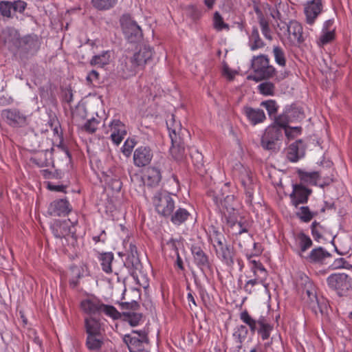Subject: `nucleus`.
<instances>
[{"instance_id": "obj_13", "label": "nucleus", "mask_w": 352, "mask_h": 352, "mask_svg": "<svg viewBox=\"0 0 352 352\" xmlns=\"http://www.w3.org/2000/svg\"><path fill=\"white\" fill-rule=\"evenodd\" d=\"M126 251L128 255L124 265L127 268L129 269L131 275L134 276L136 272L140 271L142 267V265L138 256V249L134 244L130 243L129 248L126 249Z\"/></svg>"}, {"instance_id": "obj_38", "label": "nucleus", "mask_w": 352, "mask_h": 352, "mask_svg": "<svg viewBox=\"0 0 352 352\" xmlns=\"http://www.w3.org/2000/svg\"><path fill=\"white\" fill-rule=\"evenodd\" d=\"M250 248H248V250L243 251L245 253L247 258L252 264V270L256 275V271L264 272V267L260 259H258L257 254H249Z\"/></svg>"}, {"instance_id": "obj_6", "label": "nucleus", "mask_w": 352, "mask_h": 352, "mask_svg": "<svg viewBox=\"0 0 352 352\" xmlns=\"http://www.w3.org/2000/svg\"><path fill=\"white\" fill-rule=\"evenodd\" d=\"M329 287L340 297L347 296L352 291V277L345 273H335L327 278Z\"/></svg>"}, {"instance_id": "obj_22", "label": "nucleus", "mask_w": 352, "mask_h": 352, "mask_svg": "<svg viewBox=\"0 0 352 352\" xmlns=\"http://www.w3.org/2000/svg\"><path fill=\"white\" fill-rule=\"evenodd\" d=\"M133 57L139 67H143L153 57L152 49L147 45H140Z\"/></svg>"}, {"instance_id": "obj_37", "label": "nucleus", "mask_w": 352, "mask_h": 352, "mask_svg": "<svg viewBox=\"0 0 352 352\" xmlns=\"http://www.w3.org/2000/svg\"><path fill=\"white\" fill-rule=\"evenodd\" d=\"M298 285V287H301L302 295H307L311 292H315L316 291V287L314 283L305 275L300 277Z\"/></svg>"}, {"instance_id": "obj_45", "label": "nucleus", "mask_w": 352, "mask_h": 352, "mask_svg": "<svg viewBox=\"0 0 352 352\" xmlns=\"http://www.w3.org/2000/svg\"><path fill=\"white\" fill-rule=\"evenodd\" d=\"M223 217L226 221V224H228L234 220L239 219L238 211L233 207H228L225 205L223 209Z\"/></svg>"}, {"instance_id": "obj_20", "label": "nucleus", "mask_w": 352, "mask_h": 352, "mask_svg": "<svg viewBox=\"0 0 352 352\" xmlns=\"http://www.w3.org/2000/svg\"><path fill=\"white\" fill-rule=\"evenodd\" d=\"M191 252L193 255L195 264L202 272H204L205 269L210 268L208 256L201 247L192 245L191 248Z\"/></svg>"}, {"instance_id": "obj_46", "label": "nucleus", "mask_w": 352, "mask_h": 352, "mask_svg": "<svg viewBox=\"0 0 352 352\" xmlns=\"http://www.w3.org/2000/svg\"><path fill=\"white\" fill-rule=\"evenodd\" d=\"M335 38V30L322 31V34L318 41L319 46H324Z\"/></svg>"}, {"instance_id": "obj_14", "label": "nucleus", "mask_w": 352, "mask_h": 352, "mask_svg": "<svg viewBox=\"0 0 352 352\" xmlns=\"http://www.w3.org/2000/svg\"><path fill=\"white\" fill-rule=\"evenodd\" d=\"M311 190L301 184L293 185V191L290 194L292 204L296 208L299 204H306Z\"/></svg>"}, {"instance_id": "obj_34", "label": "nucleus", "mask_w": 352, "mask_h": 352, "mask_svg": "<svg viewBox=\"0 0 352 352\" xmlns=\"http://www.w3.org/2000/svg\"><path fill=\"white\" fill-rule=\"evenodd\" d=\"M118 0H91V4L98 11H107L113 8Z\"/></svg>"}, {"instance_id": "obj_2", "label": "nucleus", "mask_w": 352, "mask_h": 352, "mask_svg": "<svg viewBox=\"0 0 352 352\" xmlns=\"http://www.w3.org/2000/svg\"><path fill=\"white\" fill-rule=\"evenodd\" d=\"M166 124L172 143L170 153L175 160H182L186 155L185 143L183 136L187 131L182 128L179 122L175 123L173 116L171 120L166 122Z\"/></svg>"}, {"instance_id": "obj_59", "label": "nucleus", "mask_w": 352, "mask_h": 352, "mask_svg": "<svg viewBox=\"0 0 352 352\" xmlns=\"http://www.w3.org/2000/svg\"><path fill=\"white\" fill-rule=\"evenodd\" d=\"M135 145V142L134 140L127 139L122 147V152L125 156L129 157L131 155Z\"/></svg>"}, {"instance_id": "obj_1", "label": "nucleus", "mask_w": 352, "mask_h": 352, "mask_svg": "<svg viewBox=\"0 0 352 352\" xmlns=\"http://www.w3.org/2000/svg\"><path fill=\"white\" fill-rule=\"evenodd\" d=\"M84 329L87 349L89 352H102L107 341L104 323L96 317H86L84 319Z\"/></svg>"}, {"instance_id": "obj_49", "label": "nucleus", "mask_w": 352, "mask_h": 352, "mask_svg": "<svg viewBox=\"0 0 352 352\" xmlns=\"http://www.w3.org/2000/svg\"><path fill=\"white\" fill-rule=\"evenodd\" d=\"M213 25L214 28L217 31H221L223 30H229V25L223 21L222 16L218 12H216L214 14Z\"/></svg>"}, {"instance_id": "obj_44", "label": "nucleus", "mask_w": 352, "mask_h": 352, "mask_svg": "<svg viewBox=\"0 0 352 352\" xmlns=\"http://www.w3.org/2000/svg\"><path fill=\"white\" fill-rule=\"evenodd\" d=\"M104 313L106 316L113 318V320H118L122 318V313H120L113 306L104 305L102 303L100 314Z\"/></svg>"}, {"instance_id": "obj_55", "label": "nucleus", "mask_w": 352, "mask_h": 352, "mask_svg": "<svg viewBox=\"0 0 352 352\" xmlns=\"http://www.w3.org/2000/svg\"><path fill=\"white\" fill-rule=\"evenodd\" d=\"M300 239V250L302 252L306 251L312 245V241L309 236L304 233H300L298 236Z\"/></svg>"}, {"instance_id": "obj_5", "label": "nucleus", "mask_w": 352, "mask_h": 352, "mask_svg": "<svg viewBox=\"0 0 352 352\" xmlns=\"http://www.w3.org/2000/svg\"><path fill=\"white\" fill-rule=\"evenodd\" d=\"M272 118L274 120V124L265 129V150L276 152L280 149L282 129L287 126L282 116H274Z\"/></svg>"}, {"instance_id": "obj_23", "label": "nucleus", "mask_w": 352, "mask_h": 352, "mask_svg": "<svg viewBox=\"0 0 352 352\" xmlns=\"http://www.w3.org/2000/svg\"><path fill=\"white\" fill-rule=\"evenodd\" d=\"M270 330H272V327L265 323V352H282L283 346L279 337L272 338L270 342L268 341Z\"/></svg>"}, {"instance_id": "obj_36", "label": "nucleus", "mask_w": 352, "mask_h": 352, "mask_svg": "<svg viewBox=\"0 0 352 352\" xmlns=\"http://www.w3.org/2000/svg\"><path fill=\"white\" fill-rule=\"evenodd\" d=\"M47 151L38 153L35 157L30 159L31 162L38 167H47L52 164L50 158H48Z\"/></svg>"}, {"instance_id": "obj_32", "label": "nucleus", "mask_w": 352, "mask_h": 352, "mask_svg": "<svg viewBox=\"0 0 352 352\" xmlns=\"http://www.w3.org/2000/svg\"><path fill=\"white\" fill-rule=\"evenodd\" d=\"M51 229L53 234L56 238H63L69 235L70 233V228L68 223L66 221H56L52 226Z\"/></svg>"}, {"instance_id": "obj_17", "label": "nucleus", "mask_w": 352, "mask_h": 352, "mask_svg": "<svg viewBox=\"0 0 352 352\" xmlns=\"http://www.w3.org/2000/svg\"><path fill=\"white\" fill-rule=\"evenodd\" d=\"M280 15V14L276 7L274 8L265 3V19L269 20L270 29L274 30L277 33H278V29L281 30L287 25L282 21H278Z\"/></svg>"}, {"instance_id": "obj_28", "label": "nucleus", "mask_w": 352, "mask_h": 352, "mask_svg": "<svg viewBox=\"0 0 352 352\" xmlns=\"http://www.w3.org/2000/svg\"><path fill=\"white\" fill-rule=\"evenodd\" d=\"M102 303L97 299H85L80 302V307L87 314H100Z\"/></svg>"}, {"instance_id": "obj_30", "label": "nucleus", "mask_w": 352, "mask_h": 352, "mask_svg": "<svg viewBox=\"0 0 352 352\" xmlns=\"http://www.w3.org/2000/svg\"><path fill=\"white\" fill-rule=\"evenodd\" d=\"M270 60L265 56V80L269 79H274V82H279L287 77V74L285 72L278 73L274 67L269 65Z\"/></svg>"}, {"instance_id": "obj_21", "label": "nucleus", "mask_w": 352, "mask_h": 352, "mask_svg": "<svg viewBox=\"0 0 352 352\" xmlns=\"http://www.w3.org/2000/svg\"><path fill=\"white\" fill-rule=\"evenodd\" d=\"M305 146L302 140L291 144L287 151V158L290 162H296L305 155Z\"/></svg>"}, {"instance_id": "obj_41", "label": "nucleus", "mask_w": 352, "mask_h": 352, "mask_svg": "<svg viewBox=\"0 0 352 352\" xmlns=\"http://www.w3.org/2000/svg\"><path fill=\"white\" fill-rule=\"evenodd\" d=\"M249 45L252 50L261 48L263 45V43L259 36L258 29L253 27L252 33L249 37Z\"/></svg>"}, {"instance_id": "obj_4", "label": "nucleus", "mask_w": 352, "mask_h": 352, "mask_svg": "<svg viewBox=\"0 0 352 352\" xmlns=\"http://www.w3.org/2000/svg\"><path fill=\"white\" fill-rule=\"evenodd\" d=\"M175 195L170 193L166 190H157L152 197V203L157 213L168 218L175 208Z\"/></svg>"}, {"instance_id": "obj_53", "label": "nucleus", "mask_w": 352, "mask_h": 352, "mask_svg": "<svg viewBox=\"0 0 352 352\" xmlns=\"http://www.w3.org/2000/svg\"><path fill=\"white\" fill-rule=\"evenodd\" d=\"M105 181L113 191L119 192L121 190L122 184L118 177L107 175Z\"/></svg>"}, {"instance_id": "obj_62", "label": "nucleus", "mask_w": 352, "mask_h": 352, "mask_svg": "<svg viewBox=\"0 0 352 352\" xmlns=\"http://www.w3.org/2000/svg\"><path fill=\"white\" fill-rule=\"evenodd\" d=\"M215 232L216 236L213 237L211 240L213 243V246L216 250L219 248H222V246L226 245V243H223V241H222V239H223V236L222 235L220 236V234H219L217 232Z\"/></svg>"}, {"instance_id": "obj_50", "label": "nucleus", "mask_w": 352, "mask_h": 352, "mask_svg": "<svg viewBox=\"0 0 352 352\" xmlns=\"http://www.w3.org/2000/svg\"><path fill=\"white\" fill-rule=\"evenodd\" d=\"M99 123L100 122L97 119L92 118L91 119L87 120V122L82 126L81 129L82 131L88 133H94L97 130Z\"/></svg>"}, {"instance_id": "obj_58", "label": "nucleus", "mask_w": 352, "mask_h": 352, "mask_svg": "<svg viewBox=\"0 0 352 352\" xmlns=\"http://www.w3.org/2000/svg\"><path fill=\"white\" fill-rule=\"evenodd\" d=\"M311 234L314 239L319 241L320 239L322 238V234L320 233L321 230L323 229V227L320 225L316 221H314L311 226Z\"/></svg>"}, {"instance_id": "obj_10", "label": "nucleus", "mask_w": 352, "mask_h": 352, "mask_svg": "<svg viewBox=\"0 0 352 352\" xmlns=\"http://www.w3.org/2000/svg\"><path fill=\"white\" fill-rule=\"evenodd\" d=\"M286 26L289 42L294 46L299 47L305 41L302 25L297 21L293 20L290 21Z\"/></svg>"}, {"instance_id": "obj_31", "label": "nucleus", "mask_w": 352, "mask_h": 352, "mask_svg": "<svg viewBox=\"0 0 352 352\" xmlns=\"http://www.w3.org/2000/svg\"><path fill=\"white\" fill-rule=\"evenodd\" d=\"M111 57V51H103L100 54L94 56L90 60L89 64L93 67L102 68L104 66L109 64Z\"/></svg>"}, {"instance_id": "obj_54", "label": "nucleus", "mask_w": 352, "mask_h": 352, "mask_svg": "<svg viewBox=\"0 0 352 352\" xmlns=\"http://www.w3.org/2000/svg\"><path fill=\"white\" fill-rule=\"evenodd\" d=\"M11 4V10L12 12L16 13L19 12L22 14L24 12L25 10L27 8V3L22 0H16L14 1H10Z\"/></svg>"}, {"instance_id": "obj_56", "label": "nucleus", "mask_w": 352, "mask_h": 352, "mask_svg": "<svg viewBox=\"0 0 352 352\" xmlns=\"http://www.w3.org/2000/svg\"><path fill=\"white\" fill-rule=\"evenodd\" d=\"M258 285L264 286V280L263 279L254 278L248 280L245 285L244 289L245 292L251 294L255 291L254 287Z\"/></svg>"}, {"instance_id": "obj_47", "label": "nucleus", "mask_w": 352, "mask_h": 352, "mask_svg": "<svg viewBox=\"0 0 352 352\" xmlns=\"http://www.w3.org/2000/svg\"><path fill=\"white\" fill-rule=\"evenodd\" d=\"M296 216L303 222H309L314 217V213L311 212L308 206H301L299 211L296 212Z\"/></svg>"}, {"instance_id": "obj_51", "label": "nucleus", "mask_w": 352, "mask_h": 352, "mask_svg": "<svg viewBox=\"0 0 352 352\" xmlns=\"http://www.w3.org/2000/svg\"><path fill=\"white\" fill-rule=\"evenodd\" d=\"M252 332L258 331L261 339L264 340V320L260 319L258 321L254 320L251 324H248Z\"/></svg>"}, {"instance_id": "obj_27", "label": "nucleus", "mask_w": 352, "mask_h": 352, "mask_svg": "<svg viewBox=\"0 0 352 352\" xmlns=\"http://www.w3.org/2000/svg\"><path fill=\"white\" fill-rule=\"evenodd\" d=\"M331 256V254L322 247L313 249L306 259L312 263L322 264L327 258Z\"/></svg>"}, {"instance_id": "obj_26", "label": "nucleus", "mask_w": 352, "mask_h": 352, "mask_svg": "<svg viewBox=\"0 0 352 352\" xmlns=\"http://www.w3.org/2000/svg\"><path fill=\"white\" fill-rule=\"evenodd\" d=\"M162 179L161 171L159 168L148 167L145 175L144 183L148 187H155L159 185Z\"/></svg>"}, {"instance_id": "obj_8", "label": "nucleus", "mask_w": 352, "mask_h": 352, "mask_svg": "<svg viewBox=\"0 0 352 352\" xmlns=\"http://www.w3.org/2000/svg\"><path fill=\"white\" fill-rule=\"evenodd\" d=\"M1 116L6 119L8 124L12 127H23L28 125V117L19 109H8L1 112Z\"/></svg>"}, {"instance_id": "obj_25", "label": "nucleus", "mask_w": 352, "mask_h": 352, "mask_svg": "<svg viewBox=\"0 0 352 352\" xmlns=\"http://www.w3.org/2000/svg\"><path fill=\"white\" fill-rule=\"evenodd\" d=\"M124 342L126 344L130 352H148L145 349V345H147L148 342H143L136 339L135 336L131 335H125Z\"/></svg>"}, {"instance_id": "obj_61", "label": "nucleus", "mask_w": 352, "mask_h": 352, "mask_svg": "<svg viewBox=\"0 0 352 352\" xmlns=\"http://www.w3.org/2000/svg\"><path fill=\"white\" fill-rule=\"evenodd\" d=\"M301 131V126L289 127V129L285 128V135L288 138H294L295 135L300 134Z\"/></svg>"}, {"instance_id": "obj_9", "label": "nucleus", "mask_w": 352, "mask_h": 352, "mask_svg": "<svg viewBox=\"0 0 352 352\" xmlns=\"http://www.w3.org/2000/svg\"><path fill=\"white\" fill-rule=\"evenodd\" d=\"M303 296V299L305 301L307 306L312 311L316 316H318V313L323 316L327 310V303L324 298L320 299L318 296L316 291L315 292H311L310 294Z\"/></svg>"}, {"instance_id": "obj_11", "label": "nucleus", "mask_w": 352, "mask_h": 352, "mask_svg": "<svg viewBox=\"0 0 352 352\" xmlns=\"http://www.w3.org/2000/svg\"><path fill=\"white\" fill-rule=\"evenodd\" d=\"M139 68L138 64L135 62L133 56H122L120 60V64L118 66V72L124 78H128L134 76Z\"/></svg>"}, {"instance_id": "obj_3", "label": "nucleus", "mask_w": 352, "mask_h": 352, "mask_svg": "<svg viewBox=\"0 0 352 352\" xmlns=\"http://www.w3.org/2000/svg\"><path fill=\"white\" fill-rule=\"evenodd\" d=\"M227 226L228 232L235 236L234 240L241 251L248 250V248H251L252 245L256 247V244L248 233L250 225L246 219L239 217V219L234 220Z\"/></svg>"}, {"instance_id": "obj_48", "label": "nucleus", "mask_w": 352, "mask_h": 352, "mask_svg": "<svg viewBox=\"0 0 352 352\" xmlns=\"http://www.w3.org/2000/svg\"><path fill=\"white\" fill-rule=\"evenodd\" d=\"M112 133L119 135H126V126L119 120H113L110 124Z\"/></svg>"}, {"instance_id": "obj_39", "label": "nucleus", "mask_w": 352, "mask_h": 352, "mask_svg": "<svg viewBox=\"0 0 352 352\" xmlns=\"http://www.w3.org/2000/svg\"><path fill=\"white\" fill-rule=\"evenodd\" d=\"M122 318L124 321L128 322L131 326L135 327L139 324L142 318V314L137 313L135 311H126L122 312Z\"/></svg>"}, {"instance_id": "obj_29", "label": "nucleus", "mask_w": 352, "mask_h": 352, "mask_svg": "<svg viewBox=\"0 0 352 352\" xmlns=\"http://www.w3.org/2000/svg\"><path fill=\"white\" fill-rule=\"evenodd\" d=\"M243 111L248 120L253 125L261 123L264 120V112L261 109L244 107Z\"/></svg>"}, {"instance_id": "obj_18", "label": "nucleus", "mask_w": 352, "mask_h": 352, "mask_svg": "<svg viewBox=\"0 0 352 352\" xmlns=\"http://www.w3.org/2000/svg\"><path fill=\"white\" fill-rule=\"evenodd\" d=\"M252 73L248 76V80L259 82L264 80V55L254 56L252 60Z\"/></svg>"}, {"instance_id": "obj_15", "label": "nucleus", "mask_w": 352, "mask_h": 352, "mask_svg": "<svg viewBox=\"0 0 352 352\" xmlns=\"http://www.w3.org/2000/svg\"><path fill=\"white\" fill-rule=\"evenodd\" d=\"M322 9L321 0H311L305 4L304 12L306 16V21L312 25Z\"/></svg>"}, {"instance_id": "obj_33", "label": "nucleus", "mask_w": 352, "mask_h": 352, "mask_svg": "<svg viewBox=\"0 0 352 352\" xmlns=\"http://www.w3.org/2000/svg\"><path fill=\"white\" fill-rule=\"evenodd\" d=\"M190 216V212L185 208H179L176 211L172 212L171 215L168 216L170 221L177 226H179L188 220Z\"/></svg>"}, {"instance_id": "obj_24", "label": "nucleus", "mask_w": 352, "mask_h": 352, "mask_svg": "<svg viewBox=\"0 0 352 352\" xmlns=\"http://www.w3.org/2000/svg\"><path fill=\"white\" fill-rule=\"evenodd\" d=\"M240 179L248 197V201H251L254 191V184L250 170L243 168L240 174Z\"/></svg>"}, {"instance_id": "obj_60", "label": "nucleus", "mask_w": 352, "mask_h": 352, "mask_svg": "<svg viewBox=\"0 0 352 352\" xmlns=\"http://www.w3.org/2000/svg\"><path fill=\"white\" fill-rule=\"evenodd\" d=\"M120 305L121 309L125 310L124 311H137L140 307L139 304L135 300L130 302H121V303H120Z\"/></svg>"}, {"instance_id": "obj_57", "label": "nucleus", "mask_w": 352, "mask_h": 352, "mask_svg": "<svg viewBox=\"0 0 352 352\" xmlns=\"http://www.w3.org/2000/svg\"><path fill=\"white\" fill-rule=\"evenodd\" d=\"M278 106L276 102L274 100H265V109L267 111L269 116L272 118L273 116L276 115Z\"/></svg>"}, {"instance_id": "obj_35", "label": "nucleus", "mask_w": 352, "mask_h": 352, "mask_svg": "<svg viewBox=\"0 0 352 352\" xmlns=\"http://www.w3.org/2000/svg\"><path fill=\"white\" fill-rule=\"evenodd\" d=\"M217 256L228 265H231L233 261V253L230 248L227 245H224L222 248H219L215 250Z\"/></svg>"}, {"instance_id": "obj_42", "label": "nucleus", "mask_w": 352, "mask_h": 352, "mask_svg": "<svg viewBox=\"0 0 352 352\" xmlns=\"http://www.w3.org/2000/svg\"><path fill=\"white\" fill-rule=\"evenodd\" d=\"M272 54L276 63L280 67L286 65V57L283 49L279 45H274Z\"/></svg>"}, {"instance_id": "obj_64", "label": "nucleus", "mask_w": 352, "mask_h": 352, "mask_svg": "<svg viewBox=\"0 0 352 352\" xmlns=\"http://www.w3.org/2000/svg\"><path fill=\"white\" fill-rule=\"evenodd\" d=\"M248 334L247 327L244 325H240L237 327L236 331L234 332V336H238L239 338H245Z\"/></svg>"}, {"instance_id": "obj_16", "label": "nucleus", "mask_w": 352, "mask_h": 352, "mask_svg": "<svg viewBox=\"0 0 352 352\" xmlns=\"http://www.w3.org/2000/svg\"><path fill=\"white\" fill-rule=\"evenodd\" d=\"M71 210L69 201L65 199H60L50 204L47 212L51 216L60 217L68 214Z\"/></svg>"}, {"instance_id": "obj_7", "label": "nucleus", "mask_w": 352, "mask_h": 352, "mask_svg": "<svg viewBox=\"0 0 352 352\" xmlns=\"http://www.w3.org/2000/svg\"><path fill=\"white\" fill-rule=\"evenodd\" d=\"M120 23L124 34L130 43H135L142 39V30L140 27L131 19L130 16L123 15L120 19Z\"/></svg>"}, {"instance_id": "obj_63", "label": "nucleus", "mask_w": 352, "mask_h": 352, "mask_svg": "<svg viewBox=\"0 0 352 352\" xmlns=\"http://www.w3.org/2000/svg\"><path fill=\"white\" fill-rule=\"evenodd\" d=\"M131 336H135L139 340L148 342V333L145 331H133Z\"/></svg>"}, {"instance_id": "obj_19", "label": "nucleus", "mask_w": 352, "mask_h": 352, "mask_svg": "<svg viewBox=\"0 0 352 352\" xmlns=\"http://www.w3.org/2000/svg\"><path fill=\"white\" fill-rule=\"evenodd\" d=\"M20 49L28 54L34 55L39 49L40 43L36 36H26L20 41Z\"/></svg>"}, {"instance_id": "obj_52", "label": "nucleus", "mask_w": 352, "mask_h": 352, "mask_svg": "<svg viewBox=\"0 0 352 352\" xmlns=\"http://www.w3.org/2000/svg\"><path fill=\"white\" fill-rule=\"evenodd\" d=\"M0 15L8 19L13 17L10 1H0Z\"/></svg>"}, {"instance_id": "obj_40", "label": "nucleus", "mask_w": 352, "mask_h": 352, "mask_svg": "<svg viewBox=\"0 0 352 352\" xmlns=\"http://www.w3.org/2000/svg\"><path fill=\"white\" fill-rule=\"evenodd\" d=\"M297 173L302 182L312 184H316V180L320 177V173L318 171L309 173L299 169Z\"/></svg>"}, {"instance_id": "obj_43", "label": "nucleus", "mask_w": 352, "mask_h": 352, "mask_svg": "<svg viewBox=\"0 0 352 352\" xmlns=\"http://www.w3.org/2000/svg\"><path fill=\"white\" fill-rule=\"evenodd\" d=\"M102 269L107 273L112 272L111 263L113 260V254L111 252L102 254L100 256Z\"/></svg>"}, {"instance_id": "obj_12", "label": "nucleus", "mask_w": 352, "mask_h": 352, "mask_svg": "<svg viewBox=\"0 0 352 352\" xmlns=\"http://www.w3.org/2000/svg\"><path fill=\"white\" fill-rule=\"evenodd\" d=\"M153 157L152 150L149 146H140L133 153V163L137 167H144L148 165Z\"/></svg>"}]
</instances>
